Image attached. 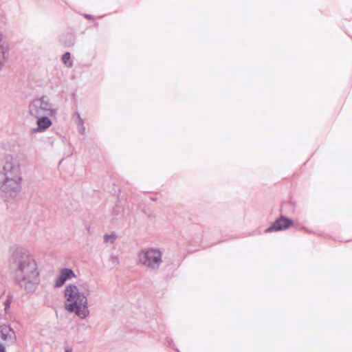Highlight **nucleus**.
I'll return each mask as SVG.
<instances>
[{"instance_id": "nucleus-1", "label": "nucleus", "mask_w": 352, "mask_h": 352, "mask_svg": "<svg viewBox=\"0 0 352 352\" xmlns=\"http://www.w3.org/2000/svg\"><path fill=\"white\" fill-rule=\"evenodd\" d=\"M9 267L21 289L28 293L35 292L40 283V273L35 259L25 249L16 247L12 250Z\"/></svg>"}, {"instance_id": "nucleus-2", "label": "nucleus", "mask_w": 352, "mask_h": 352, "mask_svg": "<svg viewBox=\"0 0 352 352\" xmlns=\"http://www.w3.org/2000/svg\"><path fill=\"white\" fill-rule=\"evenodd\" d=\"M1 175L4 179L1 181V197L7 201L15 199L21 191V172L19 162L12 155L3 157Z\"/></svg>"}, {"instance_id": "nucleus-3", "label": "nucleus", "mask_w": 352, "mask_h": 352, "mask_svg": "<svg viewBox=\"0 0 352 352\" xmlns=\"http://www.w3.org/2000/svg\"><path fill=\"white\" fill-rule=\"evenodd\" d=\"M64 296L67 303L65 304V309L69 313H74L80 318L84 319L89 314L87 296L82 292L76 285L69 284L65 287Z\"/></svg>"}, {"instance_id": "nucleus-4", "label": "nucleus", "mask_w": 352, "mask_h": 352, "mask_svg": "<svg viewBox=\"0 0 352 352\" xmlns=\"http://www.w3.org/2000/svg\"><path fill=\"white\" fill-rule=\"evenodd\" d=\"M138 262L151 270H157L162 263V253L157 248H145L138 252Z\"/></svg>"}, {"instance_id": "nucleus-5", "label": "nucleus", "mask_w": 352, "mask_h": 352, "mask_svg": "<svg viewBox=\"0 0 352 352\" xmlns=\"http://www.w3.org/2000/svg\"><path fill=\"white\" fill-rule=\"evenodd\" d=\"M29 113L35 118L44 116H54L56 110L53 109L52 104L49 102L47 97L33 100L29 104Z\"/></svg>"}, {"instance_id": "nucleus-6", "label": "nucleus", "mask_w": 352, "mask_h": 352, "mask_svg": "<svg viewBox=\"0 0 352 352\" xmlns=\"http://www.w3.org/2000/svg\"><path fill=\"white\" fill-rule=\"evenodd\" d=\"M294 224L293 220L283 215L277 219L269 228L265 230L266 232H278L285 230Z\"/></svg>"}, {"instance_id": "nucleus-7", "label": "nucleus", "mask_w": 352, "mask_h": 352, "mask_svg": "<svg viewBox=\"0 0 352 352\" xmlns=\"http://www.w3.org/2000/svg\"><path fill=\"white\" fill-rule=\"evenodd\" d=\"M1 340L6 342L5 344L1 343V352L5 351L6 345L10 346L15 343V333L10 326L1 325Z\"/></svg>"}, {"instance_id": "nucleus-8", "label": "nucleus", "mask_w": 352, "mask_h": 352, "mask_svg": "<svg viewBox=\"0 0 352 352\" xmlns=\"http://www.w3.org/2000/svg\"><path fill=\"white\" fill-rule=\"evenodd\" d=\"M74 277H76V275L72 269L63 268L60 270L59 275L56 279L54 287H60L67 280H71Z\"/></svg>"}, {"instance_id": "nucleus-9", "label": "nucleus", "mask_w": 352, "mask_h": 352, "mask_svg": "<svg viewBox=\"0 0 352 352\" xmlns=\"http://www.w3.org/2000/svg\"><path fill=\"white\" fill-rule=\"evenodd\" d=\"M50 116H44L36 118L37 128L33 131L34 132H43L52 125V121L48 118Z\"/></svg>"}, {"instance_id": "nucleus-10", "label": "nucleus", "mask_w": 352, "mask_h": 352, "mask_svg": "<svg viewBox=\"0 0 352 352\" xmlns=\"http://www.w3.org/2000/svg\"><path fill=\"white\" fill-rule=\"evenodd\" d=\"M12 302V296L9 295L7 296L6 300L3 302L4 312H5L6 316H10V305Z\"/></svg>"}, {"instance_id": "nucleus-11", "label": "nucleus", "mask_w": 352, "mask_h": 352, "mask_svg": "<svg viewBox=\"0 0 352 352\" xmlns=\"http://www.w3.org/2000/svg\"><path fill=\"white\" fill-rule=\"evenodd\" d=\"M71 55L69 52H65L62 56V61L67 67H72V61L70 60Z\"/></svg>"}, {"instance_id": "nucleus-12", "label": "nucleus", "mask_w": 352, "mask_h": 352, "mask_svg": "<svg viewBox=\"0 0 352 352\" xmlns=\"http://www.w3.org/2000/svg\"><path fill=\"white\" fill-rule=\"evenodd\" d=\"M116 238L117 236L114 233H111V234H107L104 236V241L105 243H113Z\"/></svg>"}, {"instance_id": "nucleus-13", "label": "nucleus", "mask_w": 352, "mask_h": 352, "mask_svg": "<svg viewBox=\"0 0 352 352\" xmlns=\"http://www.w3.org/2000/svg\"><path fill=\"white\" fill-rule=\"evenodd\" d=\"M78 131H79V133H81V134H84L85 131V127L84 126V122L82 121V122H78Z\"/></svg>"}, {"instance_id": "nucleus-14", "label": "nucleus", "mask_w": 352, "mask_h": 352, "mask_svg": "<svg viewBox=\"0 0 352 352\" xmlns=\"http://www.w3.org/2000/svg\"><path fill=\"white\" fill-rule=\"evenodd\" d=\"M75 115L77 117L78 122H82L83 120L80 118V114L78 112H76Z\"/></svg>"}, {"instance_id": "nucleus-15", "label": "nucleus", "mask_w": 352, "mask_h": 352, "mask_svg": "<svg viewBox=\"0 0 352 352\" xmlns=\"http://www.w3.org/2000/svg\"><path fill=\"white\" fill-rule=\"evenodd\" d=\"M65 352H72V349L69 346H65Z\"/></svg>"}, {"instance_id": "nucleus-16", "label": "nucleus", "mask_w": 352, "mask_h": 352, "mask_svg": "<svg viewBox=\"0 0 352 352\" xmlns=\"http://www.w3.org/2000/svg\"><path fill=\"white\" fill-rule=\"evenodd\" d=\"M112 260H115L116 262H118V258L116 256H111Z\"/></svg>"}]
</instances>
